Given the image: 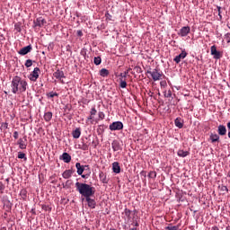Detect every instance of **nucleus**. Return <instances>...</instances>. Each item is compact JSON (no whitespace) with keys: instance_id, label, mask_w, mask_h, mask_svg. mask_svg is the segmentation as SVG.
I'll use <instances>...</instances> for the list:
<instances>
[{"instance_id":"obj_29","label":"nucleus","mask_w":230,"mask_h":230,"mask_svg":"<svg viewBox=\"0 0 230 230\" xmlns=\"http://www.w3.org/2000/svg\"><path fill=\"white\" fill-rule=\"evenodd\" d=\"M148 177H149V179H155V177H157V172H155V171H151L148 173Z\"/></svg>"},{"instance_id":"obj_22","label":"nucleus","mask_w":230,"mask_h":230,"mask_svg":"<svg viewBox=\"0 0 230 230\" xmlns=\"http://www.w3.org/2000/svg\"><path fill=\"white\" fill-rule=\"evenodd\" d=\"M71 175H73V171L72 170H66L62 173L63 179H70Z\"/></svg>"},{"instance_id":"obj_7","label":"nucleus","mask_w":230,"mask_h":230,"mask_svg":"<svg viewBox=\"0 0 230 230\" xmlns=\"http://www.w3.org/2000/svg\"><path fill=\"white\" fill-rule=\"evenodd\" d=\"M187 57H188V52H186V50H182L180 55L176 56L173 58V62H175L176 64H180L181 60H184Z\"/></svg>"},{"instance_id":"obj_42","label":"nucleus","mask_w":230,"mask_h":230,"mask_svg":"<svg viewBox=\"0 0 230 230\" xmlns=\"http://www.w3.org/2000/svg\"><path fill=\"white\" fill-rule=\"evenodd\" d=\"M13 136L14 139H19V132L14 131Z\"/></svg>"},{"instance_id":"obj_17","label":"nucleus","mask_w":230,"mask_h":230,"mask_svg":"<svg viewBox=\"0 0 230 230\" xmlns=\"http://www.w3.org/2000/svg\"><path fill=\"white\" fill-rule=\"evenodd\" d=\"M112 170L114 173H119L121 172V167H119V163L114 162L112 164Z\"/></svg>"},{"instance_id":"obj_54","label":"nucleus","mask_w":230,"mask_h":230,"mask_svg":"<svg viewBox=\"0 0 230 230\" xmlns=\"http://www.w3.org/2000/svg\"><path fill=\"white\" fill-rule=\"evenodd\" d=\"M3 190V183H0V191Z\"/></svg>"},{"instance_id":"obj_51","label":"nucleus","mask_w":230,"mask_h":230,"mask_svg":"<svg viewBox=\"0 0 230 230\" xmlns=\"http://www.w3.org/2000/svg\"><path fill=\"white\" fill-rule=\"evenodd\" d=\"M212 230H219V229H218V226H213Z\"/></svg>"},{"instance_id":"obj_52","label":"nucleus","mask_w":230,"mask_h":230,"mask_svg":"<svg viewBox=\"0 0 230 230\" xmlns=\"http://www.w3.org/2000/svg\"><path fill=\"white\" fill-rule=\"evenodd\" d=\"M39 132H44V129L42 128H40Z\"/></svg>"},{"instance_id":"obj_46","label":"nucleus","mask_w":230,"mask_h":230,"mask_svg":"<svg viewBox=\"0 0 230 230\" xmlns=\"http://www.w3.org/2000/svg\"><path fill=\"white\" fill-rule=\"evenodd\" d=\"M140 175H142L143 177H146V171H142V172H140Z\"/></svg>"},{"instance_id":"obj_14","label":"nucleus","mask_w":230,"mask_h":230,"mask_svg":"<svg viewBox=\"0 0 230 230\" xmlns=\"http://www.w3.org/2000/svg\"><path fill=\"white\" fill-rule=\"evenodd\" d=\"M96 112H98L96 111V108H92V110L90 111V116L87 118V121H91V123H93L94 116H96Z\"/></svg>"},{"instance_id":"obj_55","label":"nucleus","mask_w":230,"mask_h":230,"mask_svg":"<svg viewBox=\"0 0 230 230\" xmlns=\"http://www.w3.org/2000/svg\"><path fill=\"white\" fill-rule=\"evenodd\" d=\"M137 71H141V67H137Z\"/></svg>"},{"instance_id":"obj_26","label":"nucleus","mask_w":230,"mask_h":230,"mask_svg":"<svg viewBox=\"0 0 230 230\" xmlns=\"http://www.w3.org/2000/svg\"><path fill=\"white\" fill-rule=\"evenodd\" d=\"M100 75H101V76L105 78V76H107L109 75V70H107V68H102L100 70Z\"/></svg>"},{"instance_id":"obj_11","label":"nucleus","mask_w":230,"mask_h":230,"mask_svg":"<svg viewBox=\"0 0 230 230\" xmlns=\"http://www.w3.org/2000/svg\"><path fill=\"white\" fill-rule=\"evenodd\" d=\"M31 49H32L31 45H28V46L21 49L18 51V53H19V55H22V56L28 55V53H30L31 51Z\"/></svg>"},{"instance_id":"obj_8","label":"nucleus","mask_w":230,"mask_h":230,"mask_svg":"<svg viewBox=\"0 0 230 230\" xmlns=\"http://www.w3.org/2000/svg\"><path fill=\"white\" fill-rule=\"evenodd\" d=\"M53 76L57 78V80H60L61 84H66L62 78H66V75H64V71L62 70H57L54 74Z\"/></svg>"},{"instance_id":"obj_39","label":"nucleus","mask_w":230,"mask_h":230,"mask_svg":"<svg viewBox=\"0 0 230 230\" xmlns=\"http://www.w3.org/2000/svg\"><path fill=\"white\" fill-rule=\"evenodd\" d=\"M217 12H218V15H219V19H222V7H220V6H217Z\"/></svg>"},{"instance_id":"obj_43","label":"nucleus","mask_w":230,"mask_h":230,"mask_svg":"<svg viewBox=\"0 0 230 230\" xmlns=\"http://www.w3.org/2000/svg\"><path fill=\"white\" fill-rule=\"evenodd\" d=\"M160 85H161V87H166V85H167L166 81H161Z\"/></svg>"},{"instance_id":"obj_16","label":"nucleus","mask_w":230,"mask_h":230,"mask_svg":"<svg viewBox=\"0 0 230 230\" xmlns=\"http://www.w3.org/2000/svg\"><path fill=\"white\" fill-rule=\"evenodd\" d=\"M72 136L75 139H78L80 136H82V129L80 128H76L74 131H72Z\"/></svg>"},{"instance_id":"obj_31","label":"nucleus","mask_w":230,"mask_h":230,"mask_svg":"<svg viewBox=\"0 0 230 230\" xmlns=\"http://www.w3.org/2000/svg\"><path fill=\"white\" fill-rule=\"evenodd\" d=\"M166 230H179V226H172L169 225L168 226L165 227Z\"/></svg>"},{"instance_id":"obj_53","label":"nucleus","mask_w":230,"mask_h":230,"mask_svg":"<svg viewBox=\"0 0 230 230\" xmlns=\"http://www.w3.org/2000/svg\"><path fill=\"white\" fill-rule=\"evenodd\" d=\"M18 145H22V140H19Z\"/></svg>"},{"instance_id":"obj_38","label":"nucleus","mask_w":230,"mask_h":230,"mask_svg":"<svg viewBox=\"0 0 230 230\" xmlns=\"http://www.w3.org/2000/svg\"><path fill=\"white\" fill-rule=\"evenodd\" d=\"M78 148H81V150H87L89 146L87 145H79Z\"/></svg>"},{"instance_id":"obj_34","label":"nucleus","mask_w":230,"mask_h":230,"mask_svg":"<svg viewBox=\"0 0 230 230\" xmlns=\"http://www.w3.org/2000/svg\"><path fill=\"white\" fill-rule=\"evenodd\" d=\"M33 66V61L31 59H27L25 62V67H31Z\"/></svg>"},{"instance_id":"obj_2","label":"nucleus","mask_w":230,"mask_h":230,"mask_svg":"<svg viewBox=\"0 0 230 230\" xmlns=\"http://www.w3.org/2000/svg\"><path fill=\"white\" fill-rule=\"evenodd\" d=\"M75 188L80 195H82V197H84V199H86L87 197H93L95 193L94 187L87 183H81L77 181L75 182Z\"/></svg>"},{"instance_id":"obj_5","label":"nucleus","mask_w":230,"mask_h":230,"mask_svg":"<svg viewBox=\"0 0 230 230\" xmlns=\"http://www.w3.org/2000/svg\"><path fill=\"white\" fill-rule=\"evenodd\" d=\"M40 75V68L35 67L34 70L30 75L29 78L31 82H37Z\"/></svg>"},{"instance_id":"obj_33","label":"nucleus","mask_w":230,"mask_h":230,"mask_svg":"<svg viewBox=\"0 0 230 230\" xmlns=\"http://www.w3.org/2000/svg\"><path fill=\"white\" fill-rule=\"evenodd\" d=\"M128 75V69L123 73H120V78H122L123 80H126Z\"/></svg>"},{"instance_id":"obj_23","label":"nucleus","mask_w":230,"mask_h":230,"mask_svg":"<svg viewBox=\"0 0 230 230\" xmlns=\"http://www.w3.org/2000/svg\"><path fill=\"white\" fill-rule=\"evenodd\" d=\"M123 215H125L127 220H130V218H132V217H131L132 216V211L128 208L124 209Z\"/></svg>"},{"instance_id":"obj_21","label":"nucleus","mask_w":230,"mask_h":230,"mask_svg":"<svg viewBox=\"0 0 230 230\" xmlns=\"http://www.w3.org/2000/svg\"><path fill=\"white\" fill-rule=\"evenodd\" d=\"M61 159L64 163H71V156L67 153H63Z\"/></svg>"},{"instance_id":"obj_41","label":"nucleus","mask_w":230,"mask_h":230,"mask_svg":"<svg viewBox=\"0 0 230 230\" xmlns=\"http://www.w3.org/2000/svg\"><path fill=\"white\" fill-rule=\"evenodd\" d=\"M225 39H226L227 44H229V42H230V33L229 32L225 35Z\"/></svg>"},{"instance_id":"obj_49","label":"nucleus","mask_w":230,"mask_h":230,"mask_svg":"<svg viewBox=\"0 0 230 230\" xmlns=\"http://www.w3.org/2000/svg\"><path fill=\"white\" fill-rule=\"evenodd\" d=\"M105 15H106L107 19H109L110 17H112V16L111 15V13H107Z\"/></svg>"},{"instance_id":"obj_13","label":"nucleus","mask_w":230,"mask_h":230,"mask_svg":"<svg viewBox=\"0 0 230 230\" xmlns=\"http://www.w3.org/2000/svg\"><path fill=\"white\" fill-rule=\"evenodd\" d=\"M87 204H88V207L91 208V209H94V208H96V200L91 199V197H87V198H84Z\"/></svg>"},{"instance_id":"obj_20","label":"nucleus","mask_w":230,"mask_h":230,"mask_svg":"<svg viewBox=\"0 0 230 230\" xmlns=\"http://www.w3.org/2000/svg\"><path fill=\"white\" fill-rule=\"evenodd\" d=\"M43 118H44V120L47 121V123L51 121L53 118V112L51 111L45 112Z\"/></svg>"},{"instance_id":"obj_24","label":"nucleus","mask_w":230,"mask_h":230,"mask_svg":"<svg viewBox=\"0 0 230 230\" xmlns=\"http://www.w3.org/2000/svg\"><path fill=\"white\" fill-rule=\"evenodd\" d=\"M178 155L179 157H187V155H190V153L188 151H184V150H179L178 151Z\"/></svg>"},{"instance_id":"obj_44","label":"nucleus","mask_w":230,"mask_h":230,"mask_svg":"<svg viewBox=\"0 0 230 230\" xmlns=\"http://www.w3.org/2000/svg\"><path fill=\"white\" fill-rule=\"evenodd\" d=\"M112 148H113V150L116 152V150H119V146H118V145H113V146H112Z\"/></svg>"},{"instance_id":"obj_6","label":"nucleus","mask_w":230,"mask_h":230,"mask_svg":"<svg viewBox=\"0 0 230 230\" xmlns=\"http://www.w3.org/2000/svg\"><path fill=\"white\" fill-rule=\"evenodd\" d=\"M210 54L214 56V58H216V60L222 58V53L220 51L217 50L216 45H213L210 48Z\"/></svg>"},{"instance_id":"obj_40","label":"nucleus","mask_w":230,"mask_h":230,"mask_svg":"<svg viewBox=\"0 0 230 230\" xmlns=\"http://www.w3.org/2000/svg\"><path fill=\"white\" fill-rule=\"evenodd\" d=\"M221 191H225L226 193H227V191H229V189H227V186L222 185L221 186Z\"/></svg>"},{"instance_id":"obj_48","label":"nucleus","mask_w":230,"mask_h":230,"mask_svg":"<svg viewBox=\"0 0 230 230\" xmlns=\"http://www.w3.org/2000/svg\"><path fill=\"white\" fill-rule=\"evenodd\" d=\"M133 226H135V227H137L139 224L137 223V221H136V222H133Z\"/></svg>"},{"instance_id":"obj_27","label":"nucleus","mask_w":230,"mask_h":230,"mask_svg":"<svg viewBox=\"0 0 230 230\" xmlns=\"http://www.w3.org/2000/svg\"><path fill=\"white\" fill-rule=\"evenodd\" d=\"M119 86L121 89H125L127 87V79L119 78Z\"/></svg>"},{"instance_id":"obj_47","label":"nucleus","mask_w":230,"mask_h":230,"mask_svg":"<svg viewBox=\"0 0 230 230\" xmlns=\"http://www.w3.org/2000/svg\"><path fill=\"white\" fill-rule=\"evenodd\" d=\"M20 148H21L22 150L26 149V145H20Z\"/></svg>"},{"instance_id":"obj_45","label":"nucleus","mask_w":230,"mask_h":230,"mask_svg":"<svg viewBox=\"0 0 230 230\" xmlns=\"http://www.w3.org/2000/svg\"><path fill=\"white\" fill-rule=\"evenodd\" d=\"M2 128H8V123H6V122H5V123H3V124H2Z\"/></svg>"},{"instance_id":"obj_59","label":"nucleus","mask_w":230,"mask_h":230,"mask_svg":"<svg viewBox=\"0 0 230 230\" xmlns=\"http://www.w3.org/2000/svg\"><path fill=\"white\" fill-rule=\"evenodd\" d=\"M168 96H172V93H169Z\"/></svg>"},{"instance_id":"obj_4","label":"nucleus","mask_w":230,"mask_h":230,"mask_svg":"<svg viewBox=\"0 0 230 230\" xmlns=\"http://www.w3.org/2000/svg\"><path fill=\"white\" fill-rule=\"evenodd\" d=\"M109 128L110 130H111V132H114L116 130H123V122L115 121L109 126Z\"/></svg>"},{"instance_id":"obj_1","label":"nucleus","mask_w":230,"mask_h":230,"mask_svg":"<svg viewBox=\"0 0 230 230\" xmlns=\"http://www.w3.org/2000/svg\"><path fill=\"white\" fill-rule=\"evenodd\" d=\"M11 89L13 94H22V93H26L28 89V82L22 79L21 76H14L11 82Z\"/></svg>"},{"instance_id":"obj_12","label":"nucleus","mask_w":230,"mask_h":230,"mask_svg":"<svg viewBox=\"0 0 230 230\" xmlns=\"http://www.w3.org/2000/svg\"><path fill=\"white\" fill-rule=\"evenodd\" d=\"M217 133L219 136H226L227 134V128L224 125H219L217 127Z\"/></svg>"},{"instance_id":"obj_50","label":"nucleus","mask_w":230,"mask_h":230,"mask_svg":"<svg viewBox=\"0 0 230 230\" xmlns=\"http://www.w3.org/2000/svg\"><path fill=\"white\" fill-rule=\"evenodd\" d=\"M226 127H227L228 130H230V121L227 122Z\"/></svg>"},{"instance_id":"obj_36","label":"nucleus","mask_w":230,"mask_h":230,"mask_svg":"<svg viewBox=\"0 0 230 230\" xmlns=\"http://www.w3.org/2000/svg\"><path fill=\"white\" fill-rule=\"evenodd\" d=\"M82 179H89L91 177V171H88L85 174H81Z\"/></svg>"},{"instance_id":"obj_30","label":"nucleus","mask_w":230,"mask_h":230,"mask_svg":"<svg viewBox=\"0 0 230 230\" xmlns=\"http://www.w3.org/2000/svg\"><path fill=\"white\" fill-rule=\"evenodd\" d=\"M47 96H48V98H55V96H57V98H58V93L50 92V93H47Z\"/></svg>"},{"instance_id":"obj_10","label":"nucleus","mask_w":230,"mask_h":230,"mask_svg":"<svg viewBox=\"0 0 230 230\" xmlns=\"http://www.w3.org/2000/svg\"><path fill=\"white\" fill-rule=\"evenodd\" d=\"M44 24H46V19L42 17H39L36 20H34V26L36 27L42 28Z\"/></svg>"},{"instance_id":"obj_25","label":"nucleus","mask_w":230,"mask_h":230,"mask_svg":"<svg viewBox=\"0 0 230 230\" xmlns=\"http://www.w3.org/2000/svg\"><path fill=\"white\" fill-rule=\"evenodd\" d=\"M218 139H220V137L218 135H217V134L210 135L211 143H217V141H218Z\"/></svg>"},{"instance_id":"obj_19","label":"nucleus","mask_w":230,"mask_h":230,"mask_svg":"<svg viewBox=\"0 0 230 230\" xmlns=\"http://www.w3.org/2000/svg\"><path fill=\"white\" fill-rule=\"evenodd\" d=\"M75 168L77 169L78 175H82V173H84V172L85 171V168L80 163L75 164Z\"/></svg>"},{"instance_id":"obj_37","label":"nucleus","mask_w":230,"mask_h":230,"mask_svg":"<svg viewBox=\"0 0 230 230\" xmlns=\"http://www.w3.org/2000/svg\"><path fill=\"white\" fill-rule=\"evenodd\" d=\"M99 116V119H105V113H103L102 111H100L98 113Z\"/></svg>"},{"instance_id":"obj_15","label":"nucleus","mask_w":230,"mask_h":230,"mask_svg":"<svg viewBox=\"0 0 230 230\" xmlns=\"http://www.w3.org/2000/svg\"><path fill=\"white\" fill-rule=\"evenodd\" d=\"M174 125L175 127H177L178 128H182V127H184V120H182V119L181 118H176L174 120Z\"/></svg>"},{"instance_id":"obj_58","label":"nucleus","mask_w":230,"mask_h":230,"mask_svg":"<svg viewBox=\"0 0 230 230\" xmlns=\"http://www.w3.org/2000/svg\"><path fill=\"white\" fill-rule=\"evenodd\" d=\"M84 168H89V165H85Z\"/></svg>"},{"instance_id":"obj_28","label":"nucleus","mask_w":230,"mask_h":230,"mask_svg":"<svg viewBox=\"0 0 230 230\" xmlns=\"http://www.w3.org/2000/svg\"><path fill=\"white\" fill-rule=\"evenodd\" d=\"M93 63L95 66H100V64H102V57H95L93 58Z\"/></svg>"},{"instance_id":"obj_56","label":"nucleus","mask_w":230,"mask_h":230,"mask_svg":"<svg viewBox=\"0 0 230 230\" xmlns=\"http://www.w3.org/2000/svg\"><path fill=\"white\" fill-rule=\"evenodd\" d=\"M78 35H82V31H79V32H78Z\"/></svg>"},{"instance_id":"obj_18","label":"nucleus","mask_w":230,"mask_h":230,"mask_svg":"<svg viewBox=\"0 0 230 230\" xmlns=\"http://www.w3.org/2000/svg\"><path fill=\"white\" fill-rule=\"evenodd\" d=\"M99 179L103 184H108L109 182V180H107V174H105L103 172L99 173Z\"/></svg>"},{"instance_id":"obj_32","label":"nucleus","mask_w":230,"mask_h":230,"mask_svg":"<svg viewBox=\"0 0 230 230\" xmlns=\"http://www.w3.org/2000/svg\"><path fill=\"white\" fill-rule=\"evenodd\" d=\"M20 195H21V197H22V199H26V197H27V195H28V191L23 189V190H22L20 191Z\"/></svg>"},{"instance_id":"obj_35","label":"nucleus","mask_w":230,"mask_h":230,"mask_svg":"<svg viewBox=\"0 0 230 230\" xmlns=\"http://www.w3.org/2000/svg\"><path fill=\"white\" fill-rule=\"evenodd\" d=\"M18 159H25L26 160V154L22 152L18 153Z\"/></svg>"},{"instance_id":"obj_57","label":"nucleus","mask_w":230,"mask_h":230,"mask_svg":"<svg viewBox=\"0 0 230 230\" xmlns=\"http://www.w3.org/2000/svg\"><path fill=\"white\" fill-rule=\"evenodd\" d=\"M226 230H230V227H229V226H227Z\"/></svg>"},{"instance_id":"obj_9","label":"nucleus","mask_w":230,"mask_h":230,"mask_svg":"<svg viewBox=\"0 0 230 230\" xmlns=\"http://www.w3.org/2000/svg\"><path fill=\"white\" fill-rule=\"evenodd\" d=\"M190 31H191V29L190 28V26H184L180 30V31L178 32V35L180 37H187Z\"/></svg>"},{"instance_id":"obj_3","label":"nucleus","mask_w":230,"mask_h":230,"mask_svg":"<svg viewBox=\"0 0 230 230\" xmlns=\"http://www.w3.org/2000/svg\"><path fill=\"white\" fill-rule=\"evenodd\" d=\"M147 75H150L151 78H153L154 82H157L161 80L163 77V72H161L159 69L155 68L152 70H147L146 71Z\"/></svg>"}]
</instances>
